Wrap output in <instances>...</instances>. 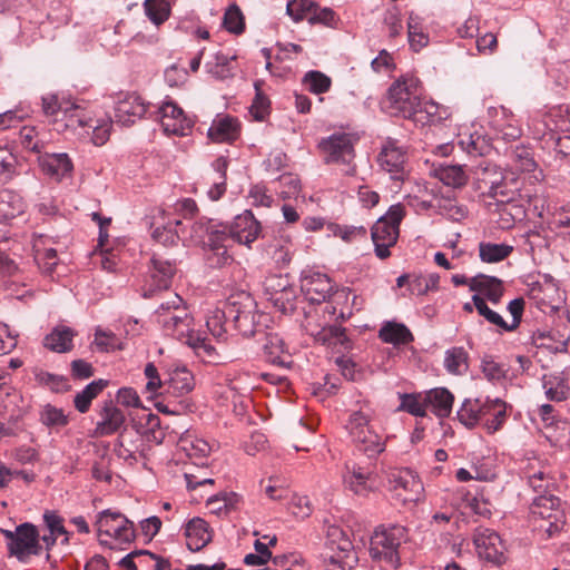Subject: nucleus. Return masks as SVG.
I'll return each instance as SVG.
<instances>
[{
    "label": "nucleus",
    "instance_id": "774afa93",
    "mask_svg": "<svg viewBox=\"0 0 570 570\" xmlns=\"http://www.w3.org/2000/svg\"><path fill=\"white\" fill-rule=\"evenodd\" d=\"M523 473L529 484H538V481H542L546 478H553L548 466L542 464L539 460H530L523 468Z\"/></svg>",
    "mask_w": 570,
    "mask_h": 570
},
{
    "label": "nucleus",
    "instance_id": "9b49d317",
    "mask_svg": "<svg viewBox=\"0 0 570 570\" xmlns=\"http://www.w3.org/2000/svg\"><path fill=\"white\" fill-rule=\"evenodd\" d=\"M2 534L9 540V553L20 562H27L31 556H39L42 551L39 531L31 523H22L14 531L3 530Z\"/></svg>",
    "mask_w": 570,
    "mask_h": 570
},
{
    "label": "nucleus",
    "instance_id": "8fccbe9b",
    "mask_svg": "<svg viewBox=\"0 0 570 570\" xmlns=\"http://www.w3.org/2000/svg\"><path fill=\"white\" fill-rule=\"evenodd\" d=\"M400 405L397 411L407 412L414 416L423 417L426 415L425 393H403L399 395Z\"/></svg>",
    "mask_w": 570,
    "mask_h": 570
},
{
    "label": "nucleus",
    "instance_id": "bb28decb",
    "mask_svg": "<svg viewBox=\"0 0 570 570\" xmlns=\"http://www.w3.org/2000/svg\"><path fill=\"white\" fill-rule=\"evenodd\" d=\"M240 135V122L229 115H218L208 129V138L213 142H233Z\"/></svg>",
    "mask_w": 570,
    "mask_h": 570
},
{
    "label": "nucleus",
    "instance_id": "ddd939ff",
    "mask_svg": "<svg viewBox=\"0 0 570 570\" xmlns=\"http://www.w3.org/2000/svg\"><path fill=\"white\" fill-rule=\"evenodd\" d=\"M255 302L246 292H240L228 297V316L235 328L245 337L253 336L256 332Z\"/></svg>",
    "mask_w": 570,
    "mask_h": 570
},
{
    "label": "nucleus",
    "instance_id": "20e7f679",
    "mask_svg": "<svg viewBox=\"0 0 570 570\" xmlns=\"http://www.w3.org/2000/svg\"><path fill=\"white\" fill-rule=\"evenodd\" d=\"M421 97L420 80L412 76H402L390 86L382 106L391 116L411 119L420 106Z\"/></svg>",
    "mask_w": 570,
    "mask_h": 570
},
{
    "label": "nucleus",
    "instance_id": "0e129e2a",
    "mask_svg": "<svg viewBox=\"0 0 570 570\" xmlns=\"http://www.w3.org/2000/svg\"><path fill=\"white\" fill-rule=\"evenodd\" d=\"M407 35L410 46L415 50H420L425 47L429 42V37L425 35L419 26L417 17L413 13L410 14L407 20Z\"/></svg>",
    "mask_w": 570,
    "mask_h": 570
},
{
    "label": "nucleus",
    "instance_id": "f3484780",
    "mask_svg": "<svg viewBox=\"0 0 570 570\" xmlns=\"http://www.w3.org/2000/svg\"><path fill=\"white\" fill-rule=\"evenodd\" d=\"M489 125L498 138L514 141L522 136V127L513 112L503 106L488 108Z\"/></svg>",
    "mask_w": 570,
    "mask_h": 570
},
{
    "label": "nucleus",
    "instance_id": "09e8293b",
    "mask_svg": "<svg viewBox=\"0 0 570 570\" xmlns=\"http://www.w3.org/2000/svg\"><path fill=\"white\" fill-rule=\"evenodd\" d=\"M483 403L480 400H465L458 411L459 421L466 428H473L482 423Z\"/></svg>",
    "mask_w": 570,
    "mask_h": 570
},
{
    "label": "nucleus",
    "instance_id": "7c9ffc66",
    "mask_svg": "<svg viewBox=\"0 0 570 570\" xmlns=\"http://www.w3.org/2000/svg\"><path fill=\"white\" fill-rule=\"evenodd\" d=\"M185 537L190 551H199L212 541L208 523L200 518H194L186 524Z\"/></svg>",
    "mask_w": 570,
    "mask_h": 570
},
{
    "label": "nucleus",
    "instance_id": "052dcab7",
    "mask_svg": "<svg viewBox=\"0 0 570 570\" xmlns=\"http://www.w3.org/2000/svg\"><path fill=\"white\" fill-rule=\"evenodd\" d=\"M315 2L312 0H291L286 6V13L294 22L309 21Z\"/></svg>",
    "mask_w": 570,
    "mask_h": 570
},
{
    "label": "nucleus",
    "instance_id": "4d7b16f0",
    "mask_svg": "<svg viewBox=\"0 0 570 570\" xmlns=\"http://www.w3.org/2000/svg\"><path fill=\"white\" fill-rule=\"evenodd\" d=\"M223 27L234 35L244 32L245 17L237 4L233 3L226 9L223 18Z\"/></svg>",
    "mask_w": 570,
    "mask_h": 570
},
{
    "label": "nucleus",
    "instance_id": "a18cd8bd",
    "mask_svg": "<svg viewBox=\"0 0 570 570\" xmlns=\"http://www.w3.org/2000/svg\"><path fill=\"white\" fill-rule=\"evenodd\" d=\"M436 177L446 186L463 187L469 179L464 167L460 165H446L436 169Z\"/></svg>",
    "mask_w": 570,
    "mask_h": 570
},
{
    "label": "nucleus",
    "instance_id": "79ce46f5",
    "mask_svg": "<svg viewBox=\"0 0 570 570\" xmlns=\"http://www.w3.org/2000/svg\"><path fill=\"white\" fill-rule=\"evenodd\" d=\"M24 210L22 197L9 189L0 191V220L8 223Z\"/></svg>",
    "mask_w": 570,
    "mask_h": 570
},
{
    "label": "nucleus",
    "instance_id": "6e6552de",
    "mask_svg": "<svg viewBox=\"0 0 570 570\" xmlns=\"http://www.w3.org/2000/svg\"><path fill=\"white\" fill-rule=\"evenodd\" d=\"M358 137L352 132L336 131L322 138L317 145L323 160L327 165L343 166V174L353 176L356 173L355 145Z\"/></svg>",
    "mask_w": 570,
    "mask_h": 570
},
{
    "label": "nucleus",
    "instance_id": "39448f33",
    "mask_svg": "<svg viewBox=\"0 0 570 570\" xmlns=\"http://www.w3.org/2000/svg\"><path fill=\"white\" fill-rule=\"evenodd\" d=\"M406 541L407 530L405 527H380L371 537L370 554L386 570H395L401 563L399 549Z\"/></svg>",
    "mask_w": 570,
    "mask_h": 570
},
{
    "label": "nucleus",
    "instance_id": "58836bf2",
    "mask_svg": "<svg viewBox=\"0 0 570 570\" xmlns=\"http://www.w3.org/2000/svg\"><path fill=\"white\" fill-rule=\"evenodd\" d=\"M266 253L277 266H287L291 263L293 255V243L291 237L287 235L274 237L267 245Z\"/></svg>",
    "mask_w": 570,
    "mask_h": 570
},
{
    "label": "nucleus",
    "instance_id": "9d476101",
    "mask_svg": "<svg viewBox=\"0 0 570 570\" xmlns=\"http://www.w3.org/2000/svg\"><path fill=\"white\" fill-rule=\"evenodd\" d=\"M405 216V207L395 204L372 227V239L375 253L381 259L390 257V247L394 246L399 238V226Z\"/></svg>",
    "mask_w": 570,
    "mask_h": 570
},
{
    "label": "nucleus",
    "instance_id": "dca6fc26",
    "mask_svg": "<svg viewBox=\"0 0 570 570\" xmlns=\"http://www.w3.org/2000/svg\"><path fill=\"white\" fill-rule=\"evenodd\" d=\"M473 542L481 559L497 566L507 561L505 547L495 531L478 528L473 534Z\"/></svg>",
    "mask_w": 570,
    "mask_h": 570
},
{
    "label": "nucleus",
    "instance_id": "cd10ccee",
    "mask_svg": "<svg viewBox=\"0 0 570 570\" xmlns=\"http://www.w3.org/2000/svg\"><path fill=\"white\" fill-rule=\"evenodd\" d=\"M452 112L449 107L439 105L432 100H423L420 98V106L416 107L415 114L411 117L415 124L433 125L441 124L450 119Z\"/></svg>",
    "mask_w": 570,
    "mask_h": 570
},
{
    "label": "nucleus",
    "instance_id": "c756f323",
    "mask_svg": "<svg viewBox=\"0 0 570 570\" xmlns=\"http://www.w3.org/2000/svg\"><path fill=\"white\" fill-rule=\"evenodd\" d=\"M186 344L194 350L195 354L204 363L218 365L228 361V357L220 353L218 348L199 332H196Z\"/></svg>",
    "mask_w": 570,
    "mask_h": 570
},
{
    "label": "nucleus",
    "instance_id": "b1692460",
    "mask_svg": "<svg viewBox=\"0 0 570 570\" xmlns=\"http://www.w3.org/2000/svg\"><path fill=\"white\" fill-rule=\"evenodd\" d=\"M147 108L148 105L140 96L136 94H126L124 98L119 99L116 104V121L124 126H130L145 116Z\"/></svg>",
    "mask_w": 570,
    "mask_h": 570
},
{
    "label": "nucleus",
    "instance_id": "0eeeda50",
    "mask_svg": "<svg viewBox=\"0 0 570 570\" xmlns=\"http://www.w3.org/2000/svg\"><path fill=\"white\" fill-rule=\"evenodd\" d=\"M530 521L533 529L547 538L561 532L567 523L561 500L553 494L537 497L530 507Z\"/></svg>",
    "mask_w": 570,
    "mask_h": 570
},
{
    "label": "nucleus",
    "instance_id": "a19ab883",
    "mask_svg": "<svg viewBox=\"0 0 570 570\" xmlns=\"http://www.w3.org/2000/svg\"><path fill=\"white\" fill-rule=\"evenodd\" d=\"M382 342L393 345H407L414 337L411 331L401 323L386 322L379 331Z\"/></svg>",
    "mask_w": 570,
    "mask_h": 570
},
{
    "label": "nucleus",
    "instance_id": "412c9836",
    "mask_svg": "<svg viewBox=\"0 0 570 570\" xmlns=\"http://www.w3.org/2000/svg\"><path fill=\"white\" fill-rule=\"evenodd\" d=\"M261 230V223L250 210L237 215L234 222L229 226L227 225L228 238L246 246H250L258 238Z\"/></svg>",
    "mask_w": 570,
    "mask_h": 570
},
{
    "label": "nucleus",
    "instance_id": "f8f14e48",
    "mask_svg": "<svg viewBox=\"0 0 570 570\" xmlns=\"http://www.w3.org/2000/svg\"><path fill=\"white\" fill-rule=\"evenodd\" d=\"M529 126L537 138L550 136L554 139L558 132L570 131V105L562 104L549 108L544 114L531 118Z\"/></svg>",
    "mask_w": 570,
    "mask_h": 570
},
{
    "label": "nucleus",
    "instance_id": "3c124183",
    "mask_svg": "<svg viewBox=\"0 0 570 570\" xmlns=\"http://www.w3.org/2000/svg\"><path fill=\"white\" fill-rule=\"evenodd\" d=\"M469 354L463 347H452L446 351L444 366L451 374L461 375L468 370Z\"/></svg>",
    "mask_w": 570,
    "mask_h": 570
},
{
    "label": "nucleus",
    "instance_id": "37998d69",
    "mask_svg": "<svg viewBox=\"0 0 570 570\" xmlns=\"http://www.w3.org/2000/svg\"><path fill=\"white\" fill-rule=\"evenodd\" d=\"M41 168L45 174L59 181L70 174L72 164L66 154H53L41 160Z\"/></svg>",
    "mask_w": 570,
    "mask_h": 570
},
{
    "label": "nucleus",
    "instance_id": "864d4df0",
    "mask_svg": "<svg viewBox=\"0 0 570 570\" xmlns=\"http://www.w3.org/2000/svg\"><path fill=\"white\" fill-rule=\"evenodd\" d=\"M513 250V247L505 244L480 243L479 255L485 263H497L505 259Z\"/></svg>",
    "mask_w": 570,
    "mask_h": 570
},
{
    "label": "nucleus",
    "instance_id": "423d86ee",
    "mask_svg": "<svg viewBox=\"0 0 570 570\" xmlns=\"http://www.w3.org/2000/svg\"><path fill=\"white\" fill-rule=\"evenodd\" d=\"M322 558L325 570H352L358 562L357 552L347 532L336 524L326 527Z\"/></svg>",
    "mask_w": 570,
    "mask_h": 570
},
{
    "label": "nucleus",
    "instance_id": "a211bd4d",
    "mask_svg": "<svg viewBox=\"0 0 570 570\" xmlns=\"http://www.w3.org/2000/svg\"><path fill=\"white\" fill-rule=\"evenodd\" d=\"M507 168L512 175H523L531 181L543 179V171L534 159L532 148L525 145H518L511 149Z\"/></svg>",
    "mask_w": 570,
    "mask_h": 570
},
{
    "label": "nucleus",
    "instance_id": "603ef678",
    "mask_svg": "<svg viewBox=\"0 0 570 570\" xmlns=\"http://www.w3.org/2000/svg\"><path fill=\"white\" fill-rule=\"evenodd\" d=\"M144 10L148 19L157 27L168 20L170 16L168 0H145Z\"/></svg>",
    "mask_w": 570,
    "mask_h": 570
},
{
    "label": "nucleus",
    "instance_id": "4be33fe9",
    "mask_svg": "<svg viewBox=\"0 0 570 570\" xmlns=\"http://www.w3.org/2000/svg\"><path fill=\"white\" fill-rule=\"evenodd\" d=\"M301 289L311 303L321 304L332 296L334 285L327 275L311 273L302 277Z\"/></svg>",
    "mask_w": 570,
    "mask_h": 570
},
{
    "label": "nucleus",
    "instance_id": "c03bdc74",
    "mask_svg": "<svg viewBox=\"0 0 570 570\" xmlns=\"http://www.w3.org/2000/svg\"><path fill=\"white\" fill-rule=\"evenodd\" d=\"M230 320L228 316V299L224 304V308H214L208 312L206 317V326L209 333L217 340H225V323Z\"/></svg>",
    "mask_w": 570,
    "mask_h": 570
},
{
    "label": "nucleus",
    "instance_id": "2f4dec72",
    "mask_svg": "<svg viewBox=\"0 0 570 570\" xmlns=\"http://www.w3.org/2000/svg\"><path fill=\"white\" fill-rule=\"evenodd\" d=\"M227 225L214 223L212 219L202 217L193 225V237L206 245L217 244L226 237Z\"/></svg>",
    "mask_w": 570,
    "mask_h": 570
},
{
    "label": "nucleus",
    "instance_id": "f03ea898",
    "mask_svg": "<svg viewBox=\"0 0 570 570\" xmlns=\"http://www.w3.org/2000/svg\"><path fill=\"white\" fill-rule=\"evenodd\" d=\"M42 110L47 116L52 117L53 130L59 134L67 131L75 132L80 137L89 135L88 122L92 112L88 110L83 101L58 95L42 97Z\"/></svg>",
    "mask_w": 570,
    "mask_h": 570
},
{
    "label": "nucleus",
    "instance_id": "72a5a7b5",
    "mask_svg": "<svg viewBox=\"0 0 570 570\" xmlns=\"http://www.w3.org/2000/svg\"><path fill=\"white\" fill-rule=\"evenodd\" d=\"M469 287L472 292L483 294L492 304H498L503 295L502 281L492 276L476 275L470 279Z\"/></svg>",
    "mask_w": 570,
    "mask_h": 570
},
{
    "label": "nucleus",
    "instance_id": "338daca9",
    "mask_svg": "<svg viewBox=\"0 0 570 570\" xmlns=\"http://www.w3.org/2000/svg\"><path fill=\"white\" fill-rule=\"evenodd\" d=\"M309 19L311 24H322L328 28H336L340 21L337 14L331 8H322L315 2V8L312 11Z\"/></svg>",
    "mask_w": 570,
    "mask_h": 570
},
{
    "label": "nucleus",
    "instance_id": "5fc2aeb1",
    "mask_svg": "<svg viewBox=\"0 0 570 570\" xmlns=\"http://www.w3.org/2000/svg\"><path fill=\"white\" fill-rule=\"evenodd\" d=\"M303 85L309 92L321 95L331 89L332 80L328 76L318 70H311L305 73Z\"/></svg>",
    "mask_w": 570,
    "mask_h": 570
},
{
    "label": "nucleus",
    "instance_id": "f257e3e1",
    "mask_svg": "<svg viewBox=\"0 0 570 570\" xmlns=\"http://www.w3.org/2000/svg\"><path fill=\"white\" fill-rule=\"evenodd\" d=\"M352 410L346 429L357 448L367 458H375L384 452L387 436L376 424V410L368 400L357 402Z\"/></svg>",
    "mask_w": 570,
    "mask_h": 570
},
{
    "label": "nucleus",
    "instance_id": "6e6d98bb",
    "mask_svg": "<svg viewBox=\"0 0 570 570\" xmlns=\"http://www.w3.org/2000/svg\"><path fill=\"white\" fill-rule=\"evenodd\" d=\"M180 224V220L174 219L164 223L161 226H157L153 230V238L165 246L175 245L179 239L177 227Z\"/></svg>",
    "mask_w": 570,
    "mask_h": 570
},
{
    "label": "nucleus",
    "instance_id": "393cba45",
    "mask_svg": "<svg viewBox=\"0 0 570 570\" xmlns=\"http://www.w3.org/2000/svg\"><path fill=\"white\" fill-rule=\"evenodd\" d=\"M307 333L314 337V340L323 345L336 348L342 347L344 350L351 348V341L348 340L345 328L337 325L317 326L313 324L311 320L306 323Z\"/></svg>",
    "mask_w": 570,
    "mask_h": 570
},
{
    "label": "nucleus",
    "instance_id": "7ed1b4c3",
    "mask_svg": "<svg viewBox=\"0 0 570 570\" xmlns=\"http://www.w3.org/2000/svg\"><path fill=\"white\" fill-rule=\"evenodd\" d=\"M157 323L167 336L186 344L196 333L194 317L184 305L183 298L175 294L170 299L160 304L156 311Z\"/></svg>",
    "mask_w": 570,
    "mask_h": 570
},
{
    "label": "nucleus",
    "instance_id": "aec40b11",
    "mask_svg": "<svg viewBox=\"0 0 570 570\" xmlns=\"http://www.w3.org/2000/svg\"><path fill=\"white\" fill-rule=\"evenodd\" d=\"M343 482L356 495H367L375 488V474L370 466L350 461L345 463Z\"/></svg>",
    "mask_w": 570,
    "mask_h": 570
},
{
    "label": "nucleus",
    "instance_id": "6ab92c4d",
    "mask_svg": "<svg viewBox=\"0 0 570 570\" xmlns=\"http://www.w3.org/2000/svg\"><path fill=\"white\" fill-rule=\"evenodd\" d=\"M160 124L167 135L187 136L194 121L174 101H164L159 107Z\"/></svg>",
    "mask_w": 570,
    "mask_h": 570
},
{
    "label": "nucleus",
    "instance_id": "c9c22d12",
    "mask_svg": "<svg viewBox=\"0 0 570 570\" xmlns=\"http://www.w3.org/2000/svg\"><path fill=\"white\" fill-rule=\"evenodd\" d=\"M482 424L489 433H494L502 428L507 420V404L502 400H488L483 402Z\"/></svg>",
    "mask_w": 570,
    "mask_h": 570
},
{
    "label": "nucleus",
    "instance_id": "1a4fd4ad",
    "mask_svg": "<svg viewBox=\"0 0 570 570\" xmlns=\"http://www.w3.org/2000/svg\"><path fill=\"white\" fill-rule=\"evenodd\" d=\"M95 527L100 544L117 549L136 537L134 523L120 512L104 510L98 513Z\"/></svg>",
    "mask_w": 570,
    "mask_h": 570
},
{
    "label": "nucleus",
    "instance_id": "bf43d9fd",
    "mask_svg": "<svg viewBox=\"0 0 570 570\" xmlns=\"http://www.w3.org/2000/svg\"><path fill=\"white\" fill-rule=\"evenodd\" d=\"M111 129V120L102 119L98 120L91 117V120L88 122L87 130H89L90 139L94 145L102 146L107 142L110 136Z\"/></svg>",
    "mask_w": 570,
    "mask_h": 570
},
{
    "label": "nucleus",
    "instance_id": "5701e85b",
    "mask_svg": "<svg viewBox=\"0 0 570 570\" xmlns=\"http://www.w3.org/2000/svg\"><path fill=\"white\" fill-rule=\"evenodd\" d=\"M176 272L177 268L174 262L155 256L151 259L148 288L145 296H151L157 291L169 288Z\"/></svg>",
    "mask_w": 570,
    "mask_h": 570
},
{
    "label": "nucleus",
    "instance_id": "2eb2a0df",
    "mask_svg": "<svg viewBox=\"0 0 570 570\" xmlns=\"http://www.w3.org/2000/svg\"><path fill=\"white\" fill-rule=\"evenodd\" d=\"M390 490L403 504L417 502L423 493V484L410 469L395 470L389 475Z\"/></svg>",
    "mask_w": 570,
    "mask_h": 570
},
{
    "label": "nucleus",
    "instance_id": "680f3d73",
    "mask_svg": "<svg viewBox=\"0 0 570 570\" xmlns=\"http://www.w3.org/2000/svg\"><path fill=\"white\" fill-rule=\"evenodd\" d=\"M256 95L249 108L250 115L255 120L263 121L269 115L271 101L268 97L262 91L261 83L255 82Z\"/></svg>",
    "mask_w": 570,
    "mask_h": 570
},
{
    "label": "nucleus",
    "instance_id": "69168bd1",
    "mask_svg": "<svg viewBox=\"0 0 570 570\" xmlns=\"http://www.w3.org/2000/svg\"><path fill=\"white\" fill-rule=\"evenodd\" d=\"M214 444H210L207 440L202 438H195L193 440H184L183 449L187 452L189 458L204 459L207 458Z\"/></svg>",
    "mask_w": 570,
    "mask_h": 570
},
{
    "label": "nucleus",
    "instance_id": "473e14b6",
    "mask_svg": "<svg viewBox=\"0 0 570 570\" xmlns=\"http://www.w3.org/2000/svg\"><path fill=\"white\" fill-rule=\"evenodd\" d=\"M426 407L440 419L452 412L454 395L445 387H435L425 392Z\"/></svg>",
    "mask_w": 570,
    "mask_h": 570
},
{
    "label": "nucleus",
    "instance_id": "4468645a",
    "mask_svg": "<svg viewBox=\"0 0 570 570\" xmlns=\"http://www.w3.org/2000/svg\"><path fill=\"white\" fill-rule=\"evenodd\" d=\"M377 164L393 180L403 181L409 175L406 150L394 139L387 138L382 144Z\"/></svg>",
    "mask_w": 570,
    "mask_h": 570
},
{
    "label": "nucleus",
    "instance_id": "c85d7f7f",
    "mask_svg": "<svg viewBox=\"0 0 570 570\" xmlns=\"http://www.w3.org/2000/svg\"><path fill=\"white\" fill-rule=\"evenodd\" d=\"M264 354L266 361L285 368L293 365L292 354L288 352L284 340L276 333L266 335L264 343Z\"/></svg>",
    "mask_w": 570,
    "mask_h": 570
},
{
    "label": "nucleus",
    "instance_id": "f704fd0d",
    "mask_svg": "<svg viewBox=\"0 0 570 570\" xmlns=\"http://www.w3.org/2000/svg\"><path fill=\"white\" fill-rule=\"evenodd\" d=\"M77 333L65 325H58L43 338V346L56 353H68L73 348Z\"/></svg>",
    "mask_w": 570,
    "mask_h": 570
},
{
    "label": "nucleus",
    "instance_id": "e2e57ef3",
    "mask_svg": "<svg viewBox=\"0 0 570 570\" xmlns=\"http://www.w3.org/2000/svg\"><path fill=\"white\" fill-rule=\"evenodd\" d=\"M473 305L476 312L483 316L489 323L500 327L508 328V323L497 312L489 308L485 303V298L479 294L472 296Z\"/></svg>",
    "mask_w": 570,
    "mask_h": 570
},
{
    "label": "nucleus",
    "instance_id": "de8ad7c7",
    "mask_svg": "<svg viewBox=\"0 0 570 570\" xmlns=\"http://www.w3.org/2000/svg\"><path fill=\"white\" fill-rule=\"evenodd\" d=\"M107 386V381L98 380L88 384L81 392H79L73 400L75 407L80 413L89 411L91 402L96 399Z\"/></svg>",
    "mask_w": 570,
    "mask_h": 570
},
{
    "label": "nucleus",
    "instance_id": "a878e982",
    "mask_svg": "<svg viewBox=\"0 0 570 570\" xmlns=\"http://www.w3.org/2000/svg\"><path fill=\"white\" fill-rule=\"evenodd\" d=\"M100 420L94 430L97 438L117 433L126 422L124 412L112 402L106 401L99 412Z\"/></svg>",
    "mask_w": 570,
    "mask_h": 570
},
{
    "label": "nucleus",
    "instance_id": "ea45409f",
    "mask_svg": "<svg viewBox=\"0 0 570 570\" xmlns=\"http://www.w3.org/2000/svg\"><path fill=\"white\" fill-rule=\"evenodd\" d=\"M47 242L48 239L43 236L37 238L33 244V252L35 261L39 268L42 273L50 275L58 265L59 259L57 250L52 247H47Z\"/></svg>",
    "mask_w": 570,
    "mask_h": 570
},
{
    "label": "nucleus",
    "instance_id": "4c0bfd02",
    "mask_svg": "<svg viewBox=\"0 0 570 570\" xmlns=\"http://www.w3.org/2000/svg\"><path fill=\"white\" fill-rule=\"evenodd\" d=\"M165 386L168 393L176 396L188 394L195 387L194 375L186 367H176L170 372Z\"/></svg>",
    "mask_w": 570,
    "mask_h": 570
},
{
    "label": "nucleus",
    "instance_id": "49530a36",
    "mask_svg": "<svg viewBox=\"0 0 570 570\" xmlns=\"http://www.w3.org/2000/svg\"><path fill=\"white\" fill-rule=\"evenodd\" d=\"M543 387L550 401L561 402L570 395V389L566 380L560 375H544Z\"/></svg>",
    "mask_w": 570,
    "mask_h": 570
},
{
    "label": "nucleus",
    "instance_id": "e433bc0d",
    "mask_svg": "<svg viewBox=\"0 0 570 570\" xmlns=\"http://www.w3.org/2000/svg\"><path fill=\"white\" fill-rule=\"evenodd\" d=\"M502 180H504L503 174L495 165H480L474 170V187L482 196H487L488 191L495 188Z\"/></svg>",
    "mask_w": 570,
    "mask_h": 570
},
{
    "label": "nucleus",
    "instance_id": "13d9d810",
    "mask_svg": "<svg viewBox=\"0 0 570 570\" xmlns=\"http://www.w3.org/2000/svg\"><path fill=\"white\" fill-rule=\"evenodd\" d=\"M232 242L226 234V237L219 239L217 244H208L210 255L208 261L215 267H223L225 265L230 264L234 259L233 256L228 253V243Z\"/></svg>",
    "mask_w": 570,
    "mask_h": 570
}]
</instances>
